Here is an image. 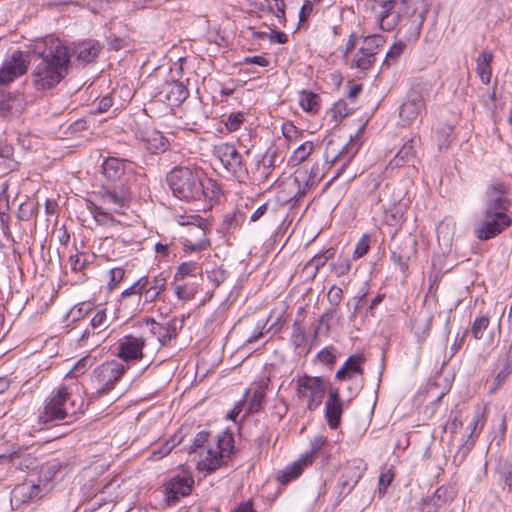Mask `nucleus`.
<instances>
[{"mask_svg":"<svg viewBox=\"0 0 512 512\" xmlns=\"http://www.w3.org/2000/svg\"><path fill=\"white\" fill-rule=\"evenodd\" d=\"M356 154V150L354 149V146L350 143L346 144L333 158H332V164L340 163L341 166L337 170L336 175L333 177V179L339 177L341 173L344 171L346 166L350 163L354 155Z\"/></svg>","mask_w":512,"mask_h":512,"instance_id":"obj_31","label":"nucleus"},{"mask_svg":"<svg viewBox=\"0 0 512 512\" xmlns=\"http://www.w3.org/2000/svg\"><path fill=\"white\" fill-rule=\"evenodd\" d=\"M145 340L133 335L124 336L119 340L117 356L124 361H134L143 358Z\"/></svg>","mask_w":512,"mask_h":512,"instance_id":"obj_15","label":"nucleus"},{"mask_svg":"<svg viewBox=\"0 0 512 512\" xmlns=\"http://www.w3.org/2000/svg\"><path fill=\"white\" fill-rule=\"evenodd\" d=\"M147 277L148 287L152 290L157 291L159 294H161L166 289V283H167V276L161 272L157 275L150 278Z\"/></svg>","mask_w":512,"mask_h":512,"instance_id":"obj_48","label":"nucleus"},{"mask_svg":"<svg viewBox=\"0 0 512 512\" xmlns=\"http://www.w3.org/2000/svg\"><path fill=\"white\" fill-rule=\"evenodd\" d=\"M306 340L305 328L300 324L299 321L293 323V332L291 335V341L295 347H300Z\"/></svg>","mask_w":512,"mask_h":512,"instance_id":"obj_52","label":"nucleus"},{"mask_svg":"<svg viewBox=\"0 0 512 512\" xmlns=\"http://www.w3.org/2000/svg\"><path fill=\"white\" fill-rule=\"evenodd\" d=\"M32 73L36 89L45 90L58 84L68 73L70 55L59 39H51L34 60Z\"/></svg>","mask_w":512,"mask_h":512,"instance_id":"obj_3","label":"nucleus"},{"mask_svg":"<svg viewBox=\"0 0 512 512\" xmlns=\"http://www.w3.org/2000/svg\"><path fill=\"white\" fill-rule=\"evenodd\" d=\"M413 247L411 246L407 251L406 247L401 248L399 251L394 250L391 252V259L400 268L402 272L408 270V262L410 260V252Z\"/></svg>","mask_w":512,"mask_h":512,"instance_id":"obj_40","label":"nucleus"},{"mask_svg":"<svg viewBox=\"0 0 512 512\" xmlns=\"http://www.w3.org/2000/svg\"><path fill=\"white\" fill-rule=\"evenodd\" d=\"M147 324L150 325V332L157 337L162 346H165L170 340L177 336V328L174 322L163 325L154 320H149Z\"/></svg>","mask_w":512,"mask_h":512,"instance_id":"obj_22","label":"nucleus"},{"mask_svg":"<svg viewBox=\"0 0 512 512\" xmlns=\"http://www.w3.org/2000/svg\"><path fill=\"white\" fill-rule=\"evenodd\" d=\"M313 148H314V145H313V142H311V141H306V142L302 143L295 149V151L291 157L292 161H294L296 164L302 163L312 153Z\"/></svg>","mask_w":512,"mask_h":512,"instance_id":"obj_42","label":"nucleus"},{"mask_svg":"<svg viewBox=\"0 0 512 512\" xmlns=\"http://www.w3.org/2000/svg\"><path fill=\"white\" fill-rule=\"evenodd\" d=\"M70 265L74 272L83 271L89 264L87 257L84 254H76L70 256Z\"/></svg>","mask_w":512,"mask_h":512,"instance_id":"obj_57","label":"nucleus"},{"mask_svg":"<svg viewBox=\"0 0 512 512\" xmlns=\"http://www.w3.org/2000/svg\"><path fill=\"white\" fill-rule=\"evenodd\" d=\"M205 457L199 462V469L211 473L226 464L234 451V438L229 432H222L216 436L209 432L200 431L196 434L190 446L189 453H196Z\"/></svg>","mask_w":512,"mask_h":512,"instance_id":"obj_4","label":"nucleus"},{"mask_svg":"<svg viewBox=\"0 0 512 512\" xmlns=\"http://www.w3.org/2000/svg\"><path fill=\"white\" fill-rule=\"evenodd\" d=\"M193 479L190 477L176 475L165 484V495L169 505L175 504L180 497L190 494Z\"/></svg>","mask_w":512,"mask_h":512,"instance_id":"obj_16","label":"nucleus"},{"mask_svg":"<svg viewBox=\"0 0 512 512\" xmlns=\"http://www.w3.org/2000/svg\"><path fill=\"white\" fill-rule=\"evenodd\" d=\"M147 149L154 154L164 152L168 147L167 139L158 131H153L146 139Z\"/></svg>","mask_w":512,"mask_h":512,"instance_id":"obj_36","label":"nucleus"},{"mask_svg":"<svg viewBox=\"0 0 512 512\" xmlns=\"http://www.w3.org/2000/svg\"><path fill=\"white\" fill-rule=\"evenodd\" d=\"M106 338V336L102 333V332H98V329H93V326L91 325V323L89 324V327H87L81 334V336L79 337L78 339V342L79 344L82 346V345H85L87 344L90 340V346H98L100 344V342H102L104 339Z\"/></svg>","mask_w":512,"mask_h":512,"instance_id":"obj_38","label":"nucleus"},{"mask_svg":"<svg viewBox=\"0 0 512 512\" xmlns=\"http://www.w3.org/2000/svg\"><path fill=\"white\" fill-rule=\"evenodd\" d=\"M342 414L343 402L340 398L339 390L338 388H331L325 402V418L330 429H337L339 427Z\"/></svg>","mask_w":512,"mask_h":512,"instance_id":"obj_17","label":"nucleus"},{"mask_svg":"<svg viewBox=\"0 0 512 512\" xmlns=\"http://www.w3.org/2000/svg\"><path fill=\"white\" fill-rule=\"evenodd\" d=\"M46 485L35 484L33 482H24L17 485L11 492V505L18 509L22 505L31 503L40 499L47 491Z\"/></svg>","mask_w":512,"mask_h":512,"instance_id":"obj_10","label":"nucleus"},{"mask_svg":"<svg viewBox=\"0 0 512 512\" xmlns=\"http://www.w3.org/2000/svg\"><path fill=\"white\" fill-rule=\"evenodd\" d=\"M264 397L265 390L262 387L255 389L250 399L248 411L250 413L258 412L261 409Z\"/></svg>","mask_w":512,"mask_h":512,"instance_id":"obj_49","label":"nucleus"},{"mask_svg":"<svg viewBox=\"0 0 512 512\" xmlns=\"http://www.w3.org/2000/svg\"><path fill=\"white\" fill-rule=\"evenodd\" d=\"M29 55L21 50H14L0 65V85L6 86L28 71Z\"/></svg>","mask_w":512,"mask_h":512,"instance_id":"obj_7","label":"nucleus"},{"mask_svg":"<svg viewBox=\"0 0 512 512\" xmlns=\"http://www.w3.org/2000/svg\"><path fill=\"white\" fill-rule=\"evenodd\" d=\"M198 269L199 267L196 262H184L178 267L175 279L179 280V278L195 276Z\"/></svg>","mask_w":512,"mask_h":512,"instance_id":"obj_50","label":"nucleus"},{"mask_svg":"<svg viewBox=\"0 0 512 512\" xmlns=\"http://www.w3.org/2000/svg\"><path fill=\"white\" fill-rule=\"evenodd\" d=\"M124 371L125 367L116 361H107L96 367L93 370V376L98 385L97 393L103 395L110 392L116 382L121 379Z\"/></svg>","mask_w":512,"mask_h":512,"instance_id":"obj_9","label":"nucleus"},{"mask_svg":"<svg viewBox=\"0 0 512 512\" xmlns=\"http://www.w3.org/2000/svg\"><path fill=\"white\" fill-rule=\"evenodd\" d=\"M82 405L83 400L80 397H73L66 386H60L51 395L39 419L42 423L47 424L64 420L67 417L72 418Z\"/></svg>","mask_w":512,"mask_h":512,"instance_id":"obj_5","label":"nucleus"},{"mask_svg":"<svg viewBox=\"0 0 512 512\" xmlns=\"http://www.w3.org/2000/svg\"><path fill=\"white\" fill-rule=\"evenodd\" d=\"M331 112L333 113L334 121L339 122L350 113V108L344 101H338L333 105Z\"/></svg>","mask_w":512,"mask_h":512,"instance_id":"obj_55","label":"nucleus"},{"mask_svg":"<svg viewBox=\"0 0 512 512\" xmlns=\"http://www.w3.org/2000/svg\"><path fill=\"white\" fill-rule=\"evenodd\" d=\"M343 297V290L340 287L333 285L328 291L327 298L332 306L330 309H337Z\"/></svg>","mask_w":512,"mask_h":512,"instance_id":"obj_56","label":"nucleus"},{"mask_svg":"<svg viewBox=\"0 0 512 512\" xmlns=\"http://www.w3.org/2000/svg\"><path fill=\"white\" fill-rule=\"evenodd\" d=\"M102 168L104 176L111 181L120 180L125 173V164L123 160L115 157H108L105 159Z\"/></svg>","mask_w":512,"mask_h":512,"instance_id":"obj_24","label":"nucleus"},{"mask_svg":"<svg viewBox=\"0 0 512 512\" xmlns=\"http://www.w3.org/2000/svg\"><path fill=\"white\" fill-rule=\"evenodd\" d=\"M370 249V238L367 234H364L361 239L357 242L353 251V259H359L367 254Z\"/></svg>","mask_w":512,"mask_h":512,"instance_id":"obj_54","label":"nucleus"},{"mask_svg":"<svg viewBox=\"0 0 512 512\" xmlns=\"http://www.w3.org/2000/svg\"><path fill=\"white\" fill-rule=\"evenodd\" d=\"M437 492L438 490L433 495L421 499L419 507L421 512H437L439 510L442 504Z\"/></svg>","mask_w":512,"mask_h":512,"instance_id":"obj_41","label":"nucleus"},{"mask_svg":"<svg viewBox=\"0 0 512 512\" xmlns=\"http://www.w3.org/2000/svg\"><path fill=\"white\" fill-rule=\"evenodd\" d=\"M431 327V319L425 320L423 323H419L415 327V335L418 339V342H422L426 339L429 334Z\"/></svg>","mask_w":512,"mask_h":512,"instance_id":"obj_62","label":"nucleus"},{"mask_svg":"<svg viewBox=\"0 0 512 512\" xmlns=\"http://www.w3.org/2000/svg\"><path fill=\"white\" fill-rule=\"evenodd\" d=\"M175 294L179 299L189 300L194 296L195 291L192 287H189L188 285L184 284L176 286Z\"/></svg>","mask_w":512,"mask_h":512,"instance_id":"obj_64","label":"nucleus"},{"mask_svg":"<svg viewBox=\"0 0 512 512\" xmlns=\"http://www.w3.org/2000/svg\"><path fill=\"white\" fill-rule=\"evenodd\" d=\"M312 464V459L310 456H302L297 461L293 462L291 465L287 466L284 470L280 472L278 475V480L282 485L288 484L290 481L296 479L303 471V469Z\"/></svg>","mask_w":512,"mask_h":512,"instance_id":"obj_21","label":"nucleus"},{"mask_svg":"<svg viewBox=\"0 0 512 512\" xmlns=\"http://www.w3.org/2000/svg\"><path fill=\"white\" fill-rule=\"evenodd\" d=\"M319 167L318 165H314L311 168L310 174L307 177V172H300L297 171L296 175L293 179V181L289 184V188L291 192H294V195L284 200L285 203H290L291 207H294L297 205L299 200L305 196L307 191L309 190L310 186L316 184L319 181L318 176Z\"/></svg>","mask_w":512,"mask_h":512,"instance_id":"obj_11","label":"nucleus"},{"mask_svg":"<svg viewBox=\"0 0 512 512\" xmlns=\"http://www.w3.org/2000/svg\"><path fill=\"white\" fill-rule=\"evenodd\" d=\"M489 326V318L487 316H479L472 323L471 333L473 337L477 340L483 338L485 330Z\"/></svg>","mask_w":512,"mask_h":512,"instance_id":"obj_45","label":"nucleus"},{"mask_svg":"<svg viewBox=\"0 0 512 512\" xmlns=\"http://www.w3.org/2000/svg\"><path fill=\"white\" fill-rule=\"evenodd\" d=\"M355 63V66L361 70H367L371 67L373 62L375 61V58L373 56L365 55L364 53H358L356 54L355 59L353 60Z\"/></svg>","mask_w":512,"mask_h":512,"instance_id":"obj_59","label":"nucleus"},{"mask_svg":"<svg viewBox=\"0 0 512 512\" xmlns=\"http://www.w3.org/2000/svg\"><path fill=\"white\" fill-rule=\"evenodd\" d=\"M90 211L95 221L100 225H108L115 223V219L112 215V213L114 212L108 210V208L106 207L91 203Z\"/></svg>","mask_w":512,"mask_h":512,"instance_id":"obj_37","label":"nucleus"},{"mask_svg":"<svg viewBox=\"0 0 512 512\" xmlns=\"http://www.w3.org/2000/svg\"><path fill=\"white\" fill-rule=\"evenodd\" d=\"M90 323L93 326V329H98V332L100 331L104 334L105 330L109 327L106 310H98L94 317L91 319Z\"/></svg>","mask_w":512,"mask_h":512,"instance_id":"obj_46","label":"nucleus"},{"mask_svg":"<svg viewBox=\"0 0 512 512\" xmlns=\"http://www.w3.org/2000/svg\"><path fill=\"white\" fill-rule=\"evenodd\" d=\"M424 110L425 100L423 95L416 90H412L408 99L400 107L399 116L403 125H410Z\"/></svg>","mask_w":512,"mask_h":512,"instance_id":"obj_14","label":"nucleus"},{"mask_svg":"<svg viewBox=\"0 0 512 512\" xmlns=\"http://www.w3.org/2000/svg\"><path fill=\"white\" fill-rule=\"evenodd\" d=\"M68 468V464H64L57 459H53L45 463L40 470V482L45 481L44 485L48 483L59 473L61 470Z\"/></svg>","mask_w":512,"mask_h":512,"instance_id":"obj_32","label":"nucleus"},{"mask_svg":"<svg viewBox=\"0 0 512 512\" xmlns=\"http://www.w3.org/2000/svg\"><path fill=\"white\" fill-rule=\"evenodd\" d=\"M160 95H164L170 105H179L187 99L189 91L182 82L170 81L162 85Z\"/></svg>","mask_w":512,"mask_h":512,"instance_id":"obj_19","label":"nucleus"},{"mask_svg":"<svg viewBox=\"0 0 512 512\" xmlns=\"http://www.w3.org/2000/svg\"><path fill=\"white\" fill-rule=\"evenodd\" d=\"M326 385L321 377L303 375L296 380L298 398H308L307 408L316 410L322 403Z\"/></svg>","mask_w":512,"mask_h":512,"instance_id":"obj_6","label":"nucleus"},{"mask_svg":"<svg viewBox=\"0 0 512 512\" xmlns=\"http://www.w3.org/2000/svg\"><path fill=\"white\" fill-rule=\"evenodd\" d=\"M512 373V362L507 358L503 364L501 370L494 377L491 386L489 388V394L496 393L506 382L510 374Z\"/></svg>","mask_w":512,"mask_h":512,"instance_id":"obj_35","label":"nucleus"},{"mask_svg":"<svg viewBox=\"0 0 512 512\" xmlns=\"http://www.w3.org/2000/svg\"><path fill=\"white\" fill-rule=\"evenodd\" d=\"M100 52V45L97 41H89L79 44L76 48L77 59L82 63L93 61Z\"/></svg>","mask_w":512,"mask_h":512,"instance_id":"obj_29","label":"nucleus"},{"mask_svg":"<svg viewBox=\"0 0 512 512\" xmlns=\"http://www.w3.org/2000/svg\"><path fill=\"white\" fill-rule=\"evenodd\" d=\"M510 191L509 184L492 179L485 192L483 218L474 230L479 240L495 238L512 225L509 214L512 201L507 197Z\"/></svg>","mask_w":512,"mask_h":512,"instance_id":"obj_1","label":"nucleus"},{"mask_svg":"<svg viewBox=\"0 0 512 512\" xmlns=\"http://www.w3.org/2000/svg\"><path fill=\"white\" fill-rule=\"evenodd\" d=\"M419 143L420 139L417 137L410 138L405 142L396 155V165L413 162L416 157V148Z\"/></svg>","mask_w":512,"mask_h":512,"instance_id":"obj_28","label":"nucleus"},{"mask_svg":"<svg viewBox=\"0 0 512 512\" xmlns=\"http://www.w3.org/2000/svg\"><path fill=\"white\" fill-rule=\"evenodd\" d=\"M23 95L22 94H8L0 100V113L3 116L7 114L20 113L23 110Z\"/></svg>","mask_w":512,"mask_h":512,"instance_id":"obj_26","label":"nucleus"},{"mask_svg":"<svg viewBox=\"0 0 512 512\" xmlns=\"http://www.w3.org/2000/svg\"><path fill=\"white\" fill-rule=\"evenodd\" d=\"M351 269V260L348 256H339L336 262L331 264V270L337 277L344 276Z\"/></svg>","mask_w":512,"mask_h":512,"instance_id":"obj_44","label":"nucleus"},{"mask_svg":"<svg viewBox=\"0 0 512 512\" xmlns=\"http://www.w3.org/2000/svg\"><path fill=\"white\" fill-rule=\"evenodd\" d=\"M382 41V38L379 36H367L364 38L363 45L360 47L359 52L368 56L375 57L377 54V49L381 45Z\"/></svg>","mask_w":512,"mask_h":512,"instance_id":"obj_39","label":"nucleus"},{"mask_svg":"<svg viewBox=\"0 0 512 512\" xmlns=\"http://www.w3.org/2000/svg\"><path fill=\"white\" fill-rule=\"evenodd\" d=\"M320 101V96L314 92L302 90L299 93V104L305 112L317 113Z\"/></svg>","mask_w":512,"mask_h":512,"instance_id":"obj_30","label":"nucleus"},{"mask_svg":"<svg viewBox=\"0 0 512 512\" xmlns=\"http://www.w3.org/2000/svg\"><path fill=\"white\" fill-rule=\"evenodd\" d=\"M166 181L173 195L183 201L214 199L217 184L207 178L202 169L188 165L176 166L166 176Z\"/></svg>","mask_w":512,"mask_h":512,"instance_id":"obj_2","label":"nucleus"},{"mask_svg":"<svg viewBox=\"0 0 512 512\" xmlns=\"http://www.w3.org/2000/svg\"><path fill=\"white\" fill-rule=\"evenodd\" d=\"M192 219L197 223H191L187 236L184 239V246L191 251L206 250L211 243L207 238L206 228L201 223L203 219L198 215L193 216Z\"/></svg>","mask_w":512,"mask_h":512,"instance_id":"obj_13","label":"nucleus"},{"mask_svg":"<svg viewBox=\"0 0 512 512\" xmlns=\"http://www.w3.org/2000/svg\"><path fill=\"white\" fill-rule=\"evenodd\" d=\"M11 466L20 471L35 470L38 465V459L27 451V449H20L9 455Z\"/></svg>","mask_w":512,"mask_h":512,"instance_id":"obj_20","label":"nucleus"},{"mask_svg":"<svg viewBox=\"0 0 512 512\" xmlns=\"http://www.w3.org/2000/svg\"><path fill=\"white\" fill-rule=\"evenodd\" d=\"M481 417H482V415L480 413H476L475 416L473 417V419L470 423L471 432H470L468 438L466 439V441L464 442V444L460 447V449L457 452L455 457H457L458 455L461 454V460H463L468 455V453L472 450V448L474 447L476 438L478 437V435L482 429V426H483V423H482L479 428V431H477Z\"/></svg>","mask_w":512,"mask_h":512,"instance_id":"obj_25","label":"nucleus"},{"mask_svg":"<svg viewBox=\"0 0 512 512\" xmlns=\"http://www.w3.org/2000/svg\"><path fill=\"white\" fill-rule=\"evenodd\" d=\"M405 48L406 44L404 42H395L386 53L385 63L390 64L395 62L399 58V56L404 52Z\"/></svg>","mask_w":512,"mask_h":512,"instance_id":"obj_51","label":"nucleus"},{"mask_svg":"<svg viewBox=\"0 0 512 512\" xmlns=\"http://www.w3.org/2000/svg\"><path fill=\"white\" fill-rule=\"evenodd\" d=\"M101 200L108 210L121 214L122 209L128 203L129 192L123 185L121 187L108 188L102 192Z\"/></svg>","mask_w":512,"mask_h":512,"instance_id":"obj_18","label":"nucleus"},{"mask_svg":"<svg viewBox=\"0 0 512 512\" xmlns=\"http://www.w3.org/2000/svg\"><path fill=\"white\" fill-rule=\"evenodd\" d=\"M361 478V474L357 469L349 468L345 473L341 475L339 478V486L341 487L340 493H349L358 483Z\"/></svg>","mask_w":512,"mask_h":512,"instance_id":"obj_33","label":"nucleus"},{"mask_svg":"<svg viewBox=\"0 0 512 512\" xmlns=\"http://www.w3.org/2000/svg\"><path fill=\"white\" fill-rule=\"evenodd\" d=\"M213 155L218 158L227 172L237 178L247 175V168L243 163V156L236 147L230 143H221L213 149Z\"/></svg>","mask_w":512,"mask_h":512,"instance_id":"obj_8","label":"nucleus"},{"mask_svg":"<svg viewBox=\"0 0 512 512\" xmlns=\"http://www.w3.org/2000/svg\"><path fill=\"white\" fill-rule=\"evenodd\" d=\"M91 366L90 360L87 357L81 358L70 370V373L77 377L83 374Z\"/></svg>","mask_w":512,"mask_h":512,"instance_id":"obj_63","label":"nucleus"},{"mask_svg":"<svg viewBox=\"0 0 512 512\" xmlns=\"http://www.w3.org/2000/svg\"><path fill=\"white\" fill-rule=\"evenodd\" d=\"M335 255V249L329 248L321 253L316 254L312 259L309 260L312 266L319 271L321 267H323L328 260L333 258Z\"/></svg>","mask_w":512,"mask_h":512,"instance_id":"obj_47","label":"nucleus"},{"mask_svg":"<svg viewBox=\"0 0 512 512\" xmlns=\"http://www.w3.org/2000/svg\"><path fill=\"white\" fill-rule=\"evenodd\" d=\"M398 0H374L373 11L381 30L392 31L400 20V14L395 10Z\"/></svg>","mask_w":512,"mask_h":512,"instance_id":"obj_12","label":"nucleus"},{"mask_svg":"<svg viewBox=\"0 0 512 512\" xmlns=\"http://www.w3.org/2000/svg\"><path fill=\"white\" fill-rule=\"evenodd\" d=\"M363 361L364 357L362 355L350 356L336 372L335 378L339 381H343L350 379L353 373L363 374V368L361 367Z\"/></svg>","mask_w":512,"mask_h":512,"instance_id":"obj_23","label":"nucleus"},{"mask_svg":"<svg viewBox=\"0 0 512 512\" xmlns=\"http://www.w3.org/2000/svg\"><path fill=\"white\" fill-rule=\"evenodd\" d=\"M335 313V309H328L323 313L318 320L312 324L311 329L313 337L317 338L321 334H327L330 329V321L332 320Z\"/></svg>","mask_w":512,"mask_h":512,"instance_id":"obj_34","label":"nucleus"},{"mask_svg":"<svg viewBox=\"0 0 512 512\" xmlns=\"http://www.w3.org/2000/svg\"><path fill=\"white\" fill-rule=\"evenodd\" d=\"M244 121V114L241 112H234L228 115L225 126L229 132L238 130Z\"/></svg>","mask_w":512,"mask_h":512,"instance_id":"obj_53","label":"nucleus"},{"mask_svg":"<svg viewBox=\"0 0 512 512\" xmlns=\"http://www.w3.org/2000/svg\"><path fill=\"white\" fill-rule=\"evenodd\" d=\"M208 278L215 286H219L227 278V271L222 267H217L208 273Z\"/></svg>","mask_w":512,"mask_h":512,"instance_id":"obj_61","label":"nucleus"},{"mask_svg":"<svg viewBox=\"0 0 512 512\" xmlns=\"http://www.w3.org/2000/svg\"><path fill=\"white\" fill-rule=\"evenodd\" d=\"M318 360L326 365H333L336 361V355L333 347H325L317 354Z\"/></svg>","mask_w":512,"mask_h":512,"instance_id":"obj_58","label":"nucleus"},{"mask_svg":"<svg viewBox=\"0 0 512 512\" xmlns=\"http://www.w3.org/2000/svg\"><path fill=\"white\" fill-rule=\"evenodd\" d=\"M327 444V439L323 436H317L311 441L310 452L304 456H310L312 461L315 459L316 454Z\"/></svg>","mask_w":512,"mask_h":512,"instance_id":"obj_60","label":"nucleus"},{"mask_svg":"<svg viewBox=\"0 0 512 512\" xmlns=\"http://www.w3.org/2000/svg\"><path fill=\"white\" fill-rule=\"evenodd\" d=\"M493 55L488 50H483L477 58V73L484 84H489L492 76L491 62Z\"/></svg>","mask_w":512,"mask_h":512,"instance_id":"obj_27","label":"nucleus"},{"mask_svg":"<svg viewBox=\"0 0 512 512\" xmlns=\"http://www.w3.org/2000/svg\"><path fill=\"white\" fill-rule=\"evenodd\" d=\"M145 285H148L147 277H141L135 283H133L130 287L125 289L122 292V298H127L130 296H136L140 301L142 299V292L145 288Z\"/></svg>","mask_w":512,"mask_h":512,"instance_id":"obj_43","label":"nucleus"}]
</instances>
